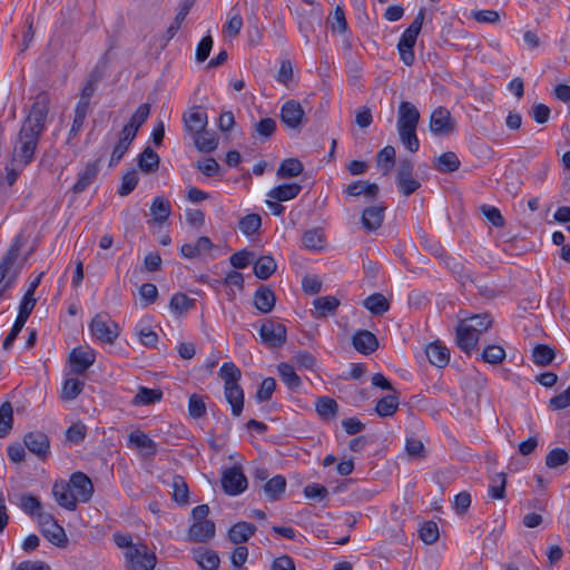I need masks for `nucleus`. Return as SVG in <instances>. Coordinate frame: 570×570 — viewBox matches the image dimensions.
I'll return each instance as SVG.
<instances>
[{
    "label": "nucleus",
    "instance_id": "nucleus-1",
    "mask_svg": "<svg viewBox=\"0 0 570 570\" xmlns=\"http://www.w3.org/2000/svg\"><path fill=\"white\" fill-rule=\"evenodd\" d=\"M50 99L47 92H39L24 119L13 146L11 164L26 167L35 157L38 141L45 130V122L49 112Z\"/></svg>",
    "mask_w": 570,
    "mask_h": 570
},
{
    "label": "nucleus",
    "instance_id": "nucleus-2",
    "mask_svg": "<svg viewBox=\"0 0 570 570\" xmlns=\"http://www.w3.org/2000/svg\"><path fill=\"white\" fill-rule=\"evenodd\" d=\"M218 376L224 381V395L230 404L232 414L239 416L244 409V391L239 385L240 370L233 362H225L219 368Z\"/></svg>",
    "mask_w": 570,
    "mask_h": 570
},
{
    "label": "nucleus",
    "instance_id": "nucleus-3",
    "mask_svg": "<svg viewBox=\"0 0 570 570\" xmlns=\"http://www.w3.org/2000/svg\"><path fill=\"white\" fill-rule=\"evenodd\" d=\"M424 18L425 8H421L412 23L404 30L399 40L397 50L400 53V59L407 67L414 63L415 56L413 48L422 29Z\"/></svg>",
    "mask_w": 570,
    "mask_h": 570
},
{
    "label": "nucleus",
    "instance_id": "nucleus-4",
    "mask_svg": "<svg viewBox=\"0 0 570 570\" xmlns=\"http://www.w3.org/2000/svg\"><path fill=\"white\" fill-rule=\"evenodd\" d=\"M21 246V238L17 236L0 262L6 263L3 267V278L0 283V301L4 296V293L13 286L20 273L21 266L17 265V259Z\"/></svg>",
    "mask_w": 570,
    "mask_h": 570
},
{
    "label": "nucleus",
    "instance_id": "nucleus-5",
    "mask_svg": "<svg viewBox=\"0 0 570 570\" xmlns=\"http://www.w3.org/2000/svg\"><path fill=\"white\" fill-rule=\"evenodd\" d=\"M413 160L406 157L399 159L395 183L399 191L405 197L411 196L421 187V183L413 177Z\"/></svg>",
    "mask_w": 570,
    "mask_h": 570
},
{
    "label": "nucleus",
    "instance_id": "nucleus-6",
    "mask_svg": "<svg viewBox=\"0 0 570 570\" xmlns=\"http://www.w3.org/2000/svg\"><path fill=\"white\" fill-rule=\"evenodd\" d=\"M90 332L97 340L111 344L119 336V326L107 313L96 314L90 324Z\"/></svg>",
    "mask_w": 570,
    "mask_h": 570
},
{
    "label": "nucleus",
    "instance_id": "nucleus-7",
    "mask_svg": "<svg viewBox=\"0 0 570 570\" xmlns=\"http://www.w3.org/2000/svg\"><path fill=\"white\" fill-rule=\"evenodd\" d=\"M125 560L128 570H154L157 562L155 553L144 543L125 551Z\"/></svg>",
    "mask_w": 570,
    "mask_h": 570
},
{
    "label": "nucleus",
    "instance_id": "nucleus-8",
    "mask_svg": "<svg viewBox=\"0 0 570 570\" xmlns=\"http://www.w3.org/2000/svg\"><path fill=\"white\" fill-rule=\"evenodd\" d=\"M259 337L269 348L282 347L286 343V326L274 320H266L259 327Z\"/></svg>",
    "mask_w": 570,
    "mask_h": 570
},
{
    "label": "nucleus",
    "instance_id": "nucleus-9",
    "mask_svg": "<svg viewBox=\"0 0 570 570\" xmlns=\"http://www.w3.org/2000/svg\"><path fill=\"white\" fill-rule=\"evenodd\" d=\"M247 478L239 466L226 469L222 475V487L226 494L238 495L247 488Z\"/></svg>",
    "mask_w": 570,
    "mask_h": 570
},
{
    "label": "nucleus",
    "instance_id": "nucleus-10",
    "mask_svg": "<svg viewBox=\"0 0 570 570\" xmlns=\"http://www.w3.org/2000/svg\"><path fill=\"white\" fill-rule=\"evenodd\" d=\"M430 130L436 136H448L455 129V121L450 110L445 107H438L430 116Z\"/></svg>",
    "mask_w": 570,
    "mask_h": 570
},
{
    "label": "nucleus",
    "instance_id": "nucleus-11",
    "mask_svg": "<svg viewBox=\"0 0 570 570\" xmlns=\"http://www.w3.org/2000/svg\"><path fill=\"white\" fill-rule=\"evenodd\" d=\"M281 120L291 129L301 130L305 124V111L302 105L294 100H287L281 108Z\"/></svg>",
    "mask_w": 570,
    "mask_h": 570
},
{
    "label": "nucleus",
    "instance_id": "nucleus-12",
    "mask_svg": "<svg viewBox=\"0 0 570 570\" xmlns=\"http://www.w3.org/2000/svg\"><path fill=\"white\" fill-rule=\"evenodd\" d=\"M24 446L40 460L48 456L50 452V440L48 435L41 431L28 432L23 438Z\"/></svg>",
    "mask_w": 570,
    "mask_h": 570
},
{
    "label": "nucleus",
    "instance_id": "nucleus-13",
    "mask_svg": "<svg viewBox=\"0 0 570 570\" xmlns=\"http://www.w3.org/2000/svg\"><path fill=\"white\" fill-rule=\"evenodd\" d=\"M69 484L71 487L76 501L88 502L91 499L94 494V484L85 473H72Z\"/></svg>",
    "mask_w": 570,
    "mask_h": 570
},
{
    "label": "nucleus",
    "instance_id": "nucleus-14",
    "mask_svg": "<svg viewBox=\"0 0 570 570\" xmlns=\"http://www.w3.org/2000/svg\"><path fill=\"white\" fill-rule=\"evenodd\" d=\"M386 207L383 205H373L363 209L361 224L366 232L379 229L384 220Z\"/></svg>",
    "mask_w": 570,
    "mask_h": 570
},
{
    "label": "nucleus",
    "instance_id": "nucleus-15",
    "mask_svg": "<svg viewBox=\"0 0 570 570\" xmlns=\"http://www.w3.org/2000/svg\"><path fill=\"white\" fill-rule=\"evenodd\" d=\"M95 353L91 350L73 348L69 354V362L76 374H83L95 362Z\"/></svg>",
    "mask_w": 570,
    "mask_h": 570
},
{
    "label": "nucleus",
    "instance_id": "nucleus-16",
    "mask_svg": "<svg viewBox=\"0 0 570 570\" xmlns=\"http://www.w3.org/2000/svg\"><path fill=\"white\" fill-rule=\"evenodd\" d=\"M455 341L463 352L471 354L478 346L479 334L461 321L456 327Z\"/></svg>",
    "mask_w": 570,
    "mask_h": 570
},
{
    "label": "nucleus",
    "instance_id": "nucleus-17",
    "mask_svg": "<svg viewBox=\"0 0 570 570\" xmlns=\"http://www.w3.org/2000/svg\"><path fill=\"white\" fill-rule=\"evenodd\" d=\"M100 160L88 163L85 168L79 173L78 180L72 186L73 194L79 195L83 193L97 178L100 170Z\"/></svg>",
    "mask_w": 570,
    "mask_h": 570
},
{
    "label": "nucleus",
    "instance_id": "nucleus-18",
    "mask_svg": "<svg viewBox=\"0 0 570 570\" xmlns=\"http://www.w3.org/2000/svg\"><path fill=\"white\" fill-rule=\"evenodd\" d=\"M352 344L357 352L364 355L372 354L379 347L376 336L367 330L357 331L352 337Z\"/></svg>",
    "mask_w": 570,
    "mask_h": 570
},
{
    "label": "nucleus",
    "instance_id": "nucleus-19",
    "mask_svg": "<svg viewBox=\"0 0 570 570\" xmlns=\"http://www.w3.org/2000/svg\"><path fill=\"white\" fill-rule=\"evenodd\" d=\"M420 121L419 109L410 101H402L397 111V128L417 127Z\"/></svg>",
    "mask_w": 570,
    "mask_h": 570
},
{
    "label": "nucleus",
    "instance_id": "nucleus-20",
    "mask_svg": "<svg viewBox=\"0 0 570 570\" xmlns=\"http://www.w3.org/2000/svg\"><path fill=\"white\" fill-rule=\"evenodd\" d=\"M214 521L194 522L188 530L187 537L191 542H207L215 537Z\"/></svg>",
    "mask_w": 570,
    "mask_h": 570
},
{
    "label": "nucleus",
    "instance_id": "nucleus-21",
    "mask_svg": "<svg viewBox=\"0 0 570 570\" xmlns=\"http://www.w3.org/2000/svg\"><path fill=\"white\" fill-rule=\"evenodd\" d=\"M52 493L55 495V499L57 503L69 510L73 511L77 508V501L75 499L73 492L71 490V487L69 482H55L52 487Z\"/></svg>",
    "mask_w": 570,
    "mask_h": 570
},
{
    "label": "nucleus",
    "instance_id": "nucleus-22",
    "mask_svg": "<svg viewBox=\"0 0 570 570\" xmlns=\"http://www.w3.org/2000/svg\"><path fill=\"white\" fill-rule=\"evenodd\" d=\"M344 193L351 197L365 196L368 199H375L380 193V187L377 184L367 180H355L345 187Z\"/></svg>",
    "mask_w": 570,
    "mask_h": 570
},
{
    "label": "nucleus",
    "instance_id": "nucleus-23",
    "mask_svg": "<svg viewBox=\"0 0 570 570\" xmlns=\"http://www.w3.org/2000/svg\"><path fill=\"white\" fill-rule=\"evenodd\" d=\"M185 129L187 131L199 134L206 129L208 118L207 114L200 111L198 107H194L189 112H185L183 116Z\"/></svg>",
    "mask_w": 570,
    "mask_h": 570
},
{
    "label": "nucleus",
    "instance_id": "nucleus-24",
    "mask_svg": "<svg viewBox=\"0 0 570 570\" xmlns=\"http://www.w3.org/2000/svg\"><path fill=\"white\" fill-rule=\"evenodd\" d=\"M276 303L275 293L265 285H261L254 294V305L263 314L273 311Z\"/></svg>",
    "mask_w": 570,
    "mask_h": 570
},
{
    "label": "nucleus",
    "instance_id": "nucleus-25",
    "mask_svg": "<svg viewBox=\"0 0 570 570\" xmlns=\"http://www.w3.org/2000/svg\"><path fill=\"white\" fill-rule=\"evenodd\" d=\"M425 354L430 363L436 367H444L450 361V351L440 342L430 343L425 348Z\"/></svg>",
    "mask_w": 570,
    "mask_h": 570
},
{
    "label": "nucleus",
    "instance_id": "nucleus-26",
    "mask_svg": "<svg viewBox=\"0 0 570 570\" xmlns=\"http://www.w3.org/2000/svg\"><path fill=\"white\" fill-rule=\"evenodd\" d=\"M257 528L253 523L240 521L235 523L228 531V539L232 543L242 546L256 532Z\"/></svg>",
    "mask_w": 570,
    "mask_h": 570
},
{
    "label": "nucleus",
    "instance_id": "nucleus-27",
    "mask_svg": "<svg viewBox=\"0 0 570 570\" xmlns=\"http://www.w3.org/2000/svg\"><path fill=\"white\" fill-rule=\"evenodd\" d=\"M129 445L135 446L136 449L147 450V456H155L157 454V444L154 440H151L147 434H145L140 430L132 431L128 436Z\"/></svg>",
    "mask_w": 570,
    "mask_h": 570
},
{
    "label": "nucleus",
    "instance_id": "nucleus-28",
    "mask_svg": "<svg viewBox=\"0 0 570 570\" xmlns=\"http://www.w3.org/2000/svg\"><path fill=\"white\" fill-rule=\"evenodd\" d=\"M194 559L203 570H217L220 563L216 551L202 547L194 550Z\"/></svg>",
    "mask_w": 570,
    "mask_h": 570
},
{
    "label": "nucleus",
    "instance_id": "nucleus-29",
    "mask_svg": "<svg viewBox=\"0 0 570 570\" xmlns=\"http://www.w3.org/2000/svg\"><path fill=\"white\" fill-rule=\"evenodd\" d=\"M302 190V186L297 183L283 184L272 188L267 196L277 202H287L294 199Z\"/></svg>",
    "mask_w": 570,
    "mask_h": 570
},
{
    "label": "nucleus",
    "instance_id": "nucleus-30",
    "mask_svg": "<svg viewBox=\"0 0 570 570\" xmlns=\"http://www.w3.org/2000/svg\"><path fill=\"white\" fill-rule=\"evenodd\" d=\"M277 268L275 259L271 255H264L254 262V275L259 279H268Z\"/></svg>",
    "mask_w": 570,
    "mask_h": 570
},
{
    "label": "nucleus",
    "instance_id": "nucleus-31",
    "mask_svg": "<svg viewBox=\"0 0 570 570\" xmlns=\"http://www.w3.org/2000/svg\"><path fill=\"white\" fill-rule=\"evenodd\" d=\"M213 248V243L209 237L200 236L195 244H184L180 247V253L186 258H195L202 253L209 252Z\"/></svg>",
    "mask_w": 570,
    "mask_h": 570
},
{
    "label": "nucleus",
    "instance_id": "nucleus-32",
    "mask_svg": "<svg viewBox=\"0 0 570 570\" xmlns=\"http://www.w3.org/2000/svg\"><path fill=\"white\" fill-rule=\"evenodd\" d=\"M40 531L49 542L57 547L63 548L68 543V538L65 532V529L60 524H58L57 521L50 523V525L42 528Z\"/></svg>",
    "mask_w": 570,
    "mask_h": 570
},
{
    "label": "nucleus",
    "instance_id": "nucleus-33",
    "mask_svg": "<svg viewBox=\"0 0 570 570\" xmlns=\"http://www.w3.org/2000/svg\"><path fill=\"white\" fill-rule=\"evenodd\" d=\"M313 305L316 309V317L322 318L336 312L340 306V299L335 296H322L315 298Z\"/></svg>",
    "mask_w": 570,
    "mask_h": 570
},
{
    "label": "nucleus",
    "instance_id": "nucleus-34",
    "mask_svg": "<svg viewBox=\"0 0 570 570\" xmlns=\"http://www.w3.org/2000/svg\"><path fill=\"white\" fill-rule=\"evenodd\" d=\"M163 397V392L159 389H148L145 386H140L138 389L137 394L131 401V404L135 406L139 405H151L156 402H159Z\"/></svg>",
    "mask_w": 570,
    "mask_h": 570
},
{
    "label": "nucleus",
    "instance_id": "nucleus-35",
    "mask_svg": "<svg viewBox=\"0 0 570 570\" xmlns=\"http://www.w3.org/2000/svg\"><path fill=\"white\" fill-rule=\"evenodd\" d=\"M171 207L169 200L161 196L154 198L150 206V215L158 224H164L170 216Z\"/></svg>",
    "mask_w": 570,
    "mask_h": 570
},
{
    "label": "nucleus",
    "instance_id": "nucleus-36",
    "mask_svg": "<svg viewBox=\"0 0 570 570\" xmlns=\"http://www.w3.org/2000/svg\"><path fill=\"white\" fill-rule=\"evenodd\" d=\"M159 156L150 147H146L138 157V167L147 174L155 173L159 168Z\"/></svg>",
    "mask_w": 570,
    "mask_h": 570
},
{
    "label": "nucleus",
    "instance_id": "nucleus-37",
    "mask_svg": "<svg viewBox=\"0 0 570 570\" xmlns=\"http://www.w3.org/2000/svg\"><path fill=\"white\" fill-rule=\"evenodd\" d=\"M303 170L304 166L297 158H287L281 163L277 169V177L279 179L297 177Z\"/></svg>",
    "mask_w": 570,
    "mask_h": 570
},
{
    "label": "nucleus",
    "instance_id": "nucleus-38",
    "mask_svg": "<svg viewBox=\"0 0 570 570\" xmlns=\"http://www.w3.org/2000/svg\"><path fill=\"white\" fill-rule=\"evenodd\" d=\"M556 358V351L547 344H537L532 348V361L538 366H548Z\"/></svg>",
    "mask_w": 570,
    "mask_h": 570
},
{
    "label": "nucleus",
    "instance_id": "nucleus-39",
    "mask_svg": "<svg viewBox=\"0 0 570 570\" xmlns=\"http://www.w3.org/2000/svg\"><path fill=\"white\" fill-rule=\"evenodd\" d=\"M286 489V479L275 475L264 484V492L271 501H278Z\"/></svg>",
    "mask_w": 570,
    "mask_h": 570
},
{
    "label": "nucleus",
    "instance_id": "nucleus-40",
    "mask_svg": "<svg viewBox=\"0 0 570 570\" xmlns=\"http://www.w3.org/2000/svg\"><path fill=\"white\" fill-rule=\"evenodd\" d=\"M400 392L386 395L379 400L375 406V412L381 417L392 416L399 409Z\"/></svg>",
    "mask_w": 570,
    "mask_h": 570
},
{
    "label": "nucleus",
    "instance_id": "nucleus-41",
    "mask_svg": "<svg viewBox=\"0 0 570 570\" xmlns=\"http://www.w3.org/2000/svg\"><path fill=\"white\" fill-rule=\"evenodd\" d=\"M315 409L317 414L322 419H334L337 415L338 412V404L337 402L328 396H320L317 397L315 402Z\"/></svg>",
    "mask_w": 570,
    "mask_h": 570
},
{
    "label": "nucleus",
    "instance_id": "nucleus-42",
    "mask_svg": "<svg viewBox=\"0 0 570 570\" xmlns=\"http://www.w3.org/2000/svg\"><path fill=\"white\" fill-rule=\"evenodd\" d=\"M460 164L455 153L445 151L435 159L434 167L441 173H453L459 169Z\"/></svg>",
    "mask_w": 570,
    "mask_h": 570
},
{
    "label": "nucleus",
    "instance_id": "nucleus-43",
    "mask_svg": "<svg viewBox=\"0 0 570 570\" xmlns=\"http://www.w3.org/2000/svg\"><path fill=\"white\" fill-rule=\"evenodd\" d=\"M277 372L281 380L288 386V389L296 390L302 385V380L295 373L293 365L282 362L277 365Z\"/></svg>",
    "mask_w": 570,
    "mask_h": 570
},
{
    "label": "nucleus",
    "instance_id": "nucleus-44",
    "mask_svg": "<svg viewBox=\"0 0 570 570\" xmlns=\"http://www.w3.org/2000/svg\"><path fill=\"white\" fill-rule=\"evenodd\" d=\"M363 305L366 309H368L373 315H382L387 312L390 304L385 296L381 293H374L366 297L363 302Z\"/></svg>",
    "mask_w": 570,
    "mask_h": 570
},
{
    "label": "nucleus",
    "instance_id": "nucleus-45",
    "mask_svg": "<svg viewBox=\"0 0 570 570\" xmlns=\"http://www.w3.org/2000/svg\"><path fill=\"white\" fill-rule=\"evenodd\" d=\"M13 407L10 402H4L0 406V438H6L12 430Z\"/></svg>",
    "mask_w": 570,
    "mask_h": 570
},
{
    "label": "nucleus",
    "instance_id": "nucleus-46",
    "mask_svg": "<svg viewBox=\"0 0 570 570\" xmlns=\"http://www.w3.org/2000/svg\"><path fill=\"white\" fill-rule=\"evenodd\" d=\"M276 128L275 119L266 117L254 125V134L252 136L254 139L259 137L263 140H267L274 135Z\"/></svg>",
    "mask_w": 570,
    "mask_h": 570
},
{
    "label": "nucleus",
    "instance_id": "nucleus-47",
    "mask_svg": "<svg viewBox=\"0 0 570 570\" xmlns=\"http://www.w3.org/2000/svg\"><path fill=\"white\" fill-rule=\"evenodd\" d=\"M173 499L179 504H187L189 499L188 485L181 475H174L171 481Z\"/></svg>",
    "mask_w": 570,
    "mask_h": 570
},
{
    "label": "nucleus",
    "instance_id": "nucleus-48",
    "mask_svg": "<svg viewBox=\"0 0 570 570\" xmlns=\"http://www.w3.org/2000/svg\"><path fill=\"white\" fill-rule=\"evenodd\" d=\"M462 322L480 335L492 326L493 320L488 313H483L466 317Z\"/></svg>",
    "mask_w": 570,
    "mask_h": 570
},
{
    "label": "nucleus",
    "instance_id": "nucleus-49",
    "mask_svg": "<svg viewBox=\"0 0 570 570\" xmlns=\"http://www.w3.org/2000/svg\"><path fill=\"white\" fill-rule=\"evenodd\" d=\"M195 146L199 151L212 153L218 146V138L215 134H210L204 129L195 136Z\"/></svg>",
    "mask_w": 570,
    "mask_h": 570
},
{
    "label": "nucleus",
    "instance_id": "nucleus-50",
    "mask_svg": "<svg viewBox=\"0 0 570 570\" xmlns=\"http://www.w3.org/2000/svg\"><path fill=\"white\" fill-rule=\"evenodd\" d=\"M395 148L385 146L376 155V165L384 169L383 174L387 175L395 164Z\"/></svg>",
    "mask_w": 570,
    "mask_h": 570
},
{
    "label": "nucleus",
    "instance_id": "nucleus-51",
    "mask_svg": "<svg viewBox=\"0 0 570 570\" xmlns=\"http://www.w3.org/2000/svg\"><path fill=\"white\" fill-rule=\"evenodd\" d=\"M416 128L417 127L397 128L401 142L411 153H416L420 147V141L416 135Z\"/></svg>",
    "mask_w": 570,
    "mask_h": 570
},
{
    "label": "nucleus",
    "instance_id": "nucleus-52",
    "mask_svg": "<svg viewBox=\"0 0 570 570\" xmlns=\"http://www.w3.org/2000/svg\"><path fill=\"white\" fill-rule=\"evenodd\" d=\"M304 246L308 249L321 250L324 247V234L321 228L306 230L303 235Z\"/></svg>",
    "mask_w": 570,
    "mask_h": 570
},
{
    "label": "nucleus",
    "instance_id": "nucleus-53",
    "mask_svg": "<svg viewBox=\"0 0 570 570\" xmlns=\"http://www.w3.org/2000/svg\"><path fill=\"white\" fill-rule=\"evenodd\" d=\"M261 226L262 218L258 214H248L244 216L238 223L240 232L246 236H252L258 233Z\"/></svg>",
    "mask_w": 570,
    "mask_h": 570
},
{
    "label": "nucleus",
    "instance_id": "nucleus-54",
    "mask_svg": "<svg viewBox=\"0 0 570 570\" xmlns=\"http://www.w3.org/2000/svg\"><path fill=\"white\" fill-rule=\"evenodd\" d=\"M505 351L502 346L491 344L484 347L481 358L485 363L495 365L502 363L505 358Z\"/></svg>",
    "mask_w": 570,
    "mask_h": 570
},
{
    "label": "nucleus",
    "instance_id": "nucleus-55",
    "mask_svg": "<svg viewBox=\"0 0 570 570\" xmlns=\"http://www.w3.org/2000/svg\"><path fill=\"white\" fill-rule=\"evenodd\" d=\"M569 453L562 448L552 449L546 456V465L549 469H557L569 462Z\"/></svg>",
    "mask_w": 570,
    "mask_h": 570
},
{
    "label": "nucleus",
    "instance_id": "nucleus-56",
    "mask_svg": "<svg viewBox=\"0 0 570 570\" xmlns=\"http://www.w3.org/2000/svg\"><path fill=\"white\" fill-rule=\"evenodd\" d=\"M505 487H507V475L505 473H497L491 479V484L489 485V495L492 499H504L505 497Z\"/></svg>",
    "mask_w": 570,
    "mask_h": 570
},
{
    "label": "nucleus",
    "instance_id": "nucleus-57",
    "mask_svg": "<svg viewBox=\"0 0 570 570\" xmlns=\"http://www.w3.org/2000/svg\"><path fill=\"white\" fill-rule=\"evenodd\" d=\"M83 385V381H80L79 379L66 380L61 391V399L66 401L76 399L81 393Z\"/></svg>",
    "mask_w": 570,
    "mask_h": 570
},
{
    "label": "nucleus",
    "instance_id": "nucleus-58",
    "mask_svg": "<svg viewBox=\"0 0 570 570\" xmlns=\"http://www.w3.org/2000/svg\"><path fill=\"white\" fill-rule=\"evenodd\" d=\"M195 304V299L189 298L184 293H177L175 294L169 303V307L173 312L183 314L189 311Z\"/></svg>",
    "mask_w": 570,
    "mask_h": 570
},
{
    "label": "nucleus",
    "instance_id": "nucleus-59",
    "mask_svg": "<svg viewBox=\"0 0 570 570\" xmlns=\"http://www.w3.org/2000/svg\"><path fill=\"white\" fill-rule=\"evenodd\" d=\"M330 28L333 32L343 33L347 30V21L342 7L336 6L333 16L328 18Z\"/></svg>",
    "mask_w": 570,
    "mask_h": 570
},
{
    "label": "nucleus",
    "instance_id": "nucleus-60",
    "mask_svg": "<svg viewBox=\"0 0 570 570\" xmlns=\"http://www.w3.org/2000/svg\"><path fill=\"white\" fill-rule=\"evenodd\" d=\"M439 528L434 521H426L420 529V538L426 544H432L439 539Z\"/></svg>",
    "mask_w": 570,
    "mask_h": 570
},
{
    "label": "nucleus",
    "instance_id": "nucleus-61",
    "mask_svg": "<svg viewBox=\"0 0 570 570\" xmlns=\"http://www.w3.org/2000/svg\"><path fill=\"white\" fill-rule=\"evenodd\" d=\"M188 412L194 419H200L206 414V404L203 396L193 394L188 400Z\"/></svg>",
    "mask_w": 570,
    "mask_h": 570
},
{
    "label": "nucleus",
    "instance_id": "nucleus-62",
    "mask_svg": "<svg viewBox=\"0 0 570 570\" xmlns=\"http://www.w3.org/2000/svg\"><path fill=\"white\" fill-rule=\"evenodd\" d=\"M138 175L135 169L127 171L121 179V185L118 189V194L120 196H127L129 195L137 186L138 184Z\"/></svg>",
    "mask_w": 570,
    "mask_h": 570
},
{
    "label": "nucleus",
    "instance_id": "nucleus-63",
    "mask_svg": "<svg viewBox=\"0 0 570 570\" xmlns=\"http://www.w3.org/2000/svg\"><path fill=\"white\" fill-rule=\"evenodd\" d=\"M405 451L412 459H424L426 456V450L421 440L409 438L405 442Z\"/></svg>",
    "mask_w": 570,
    "mask_h": 570
},
{
    "label": "nucleus",
    "instance_id": "nucleus-64",
    "mask_svg": "<svg viewBox=\"0 0 570 570\" xmlns=\"http://www.w3.org/2000/svg\"><path fill=\"white\" fill-rule=\"evenodd\" d=\"M150 114V105L149 104H141L134 115L130 117L128 125L132 126L137 131L138 129L144 125V122L147 120L148 116Z\"/></svg>",
    "mask_w": 570,
    "mask_h": 570
}]
</instances>
